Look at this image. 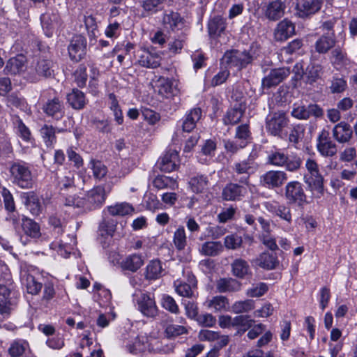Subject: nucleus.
Wrapping results in <instances>:
<instances>
[{
	"label": "nucleus",
	"mask_w": 357,
	"mask_h": 357,
	"mask_svg": "<svg viewBox=\"0 0 357 357\" xmlns=\"http://www.w3.org/2000/svg\"><path fill=\"white\" fill-rule=\"evenodd\" d=\"M158 92L163 97L169 98L177 95L178 89L175 79L160 77L158 79Z\"/></svg>",
	"instance_id": "cd10ccee"
},
{
	"label": "nucleus",
	"mask_w": 357,
	"mask_h": 357,
	"mask_svg": "<svg viewBox=\"0 0 357 357\" xmlns=\"http://www.w3.org/2000/svg\"><path fill=\"white\" fill-rule=\"evenodd\" d=\"M258 169V165L251 158L235 162L232 167L234 180L242 185H248L250 176Z\"/></svg>",
	"instance_id": "20e7f679"
},
{
	"label": "nucleus",
	"mask_w": 357,
	"mask_h": 357,
	"mask_svg": "<svg viewBox=\"0 0 357 357\" xmlns=\"http://www.w3.org/2000/svg\"><path fill=\"white\" fill-rule=\"evenodd\" d=\"M228 305V299L223 296H216L208 301V307L215 311H220L226 308Z\"/></svg>",
	"instance_id": "e2e57ef3"
},
{
	"label": "nucleus",
	"mask_w": 357,
	"mask_h": 357,
	"mask_svg": "<svg viewBox=\"0 0 357 357\" xmlns=\"http://www.w3.org/2000/svg\"><path fill=\"white\" fill-rule=\"evenodd\" d=\"M305 167L307 173L304 174L303 180L312 195L320 198L324 194V177L319 169V165L315 160L308 158L305 160Z\"/></svg>",
	"instance_id": "f257e3e1"
},
{
	"label": "nucleus",
	"mask_w": 357,
	"mask_h": 357,
	"mask_svg": "<svg viewBox=\"0 0 357 357\" xmlns=\"http://www.w3.org/2000/svg\"><path fill=\"white\" fill-rule=\"evenodd\" d=\"M231 308L236 314L248 312L255 308V302L249 299L236 301L232 305Z\"/></svg>",
	"instance_id": "5fc2aeb1"
},
{
	"label": "nucleus",
	"mask_w": 357,
	"mask_h": 357,
	"mask_svg": "<svg viewBox=\"0 0 357 357\" xmlns=\"http://www.w3.org/2000/svg\"><path fill=\"white\" fill-rule=\"evenodd\" d=\"M268 289L267 284L264 282H259L252 285L246 291V295L249 297H260L263 296Z\"/></svg>",
	"instance_id": "69168bd1"
},
{
	"label": "nucleus",
	"mask_w": 357,
	"mask_h": 357,
	"mask_svg": "<svg viewBox=\"0 0 357 357\" xmlns=\"http://www.w3.org/2000/svg\"><path fill=\"white\" fill-rule=\"evenodd\" d=\"M208 29L210 36L220 35L225 29V20L220 16H215L208 22Z\"/></svg>",
	"instance_id": "37998d69"
},
{
	"label": "nucleus",
	"mask_w": 357,
	"mask_h": 357,
	"mask_svg": "<svg viewBox=\"0 0 357 357\" xmlns=\"http://www.w3.org/2000/svg\"><path fill=\"white\" fill-rule=\"evenodd\" d=\"M202 110L200 108L192 109L185 116L183 122L182 128L184 132L192 131L196 126L197 122L201 119Z\"/></svg>",
	"instance_id": "c9c22d12"
},
{
	"label": "nucleus",
	"mask_w": 357,
	"mask_h": 357,
	"mask_svg": "<svg viewBox=\"0 0 357 357\" xmlns=\"http://www.w3.org/2000/svg\"><path fill=\"white\" fill-rule=\"evenodd\" d=\"M317 149L320 155L324 157H333L337 151V145L332 140L317 143Z\"/></svg>",
	"instance_id": "de8ad7c7"
},
{
	"label": "nucleus",
	"mask_w": 357,
	"mask_h": 357,
	"mask_svg": "<svg viewBox=\"0 0 357 357\" xmlns=\"http://www.w3.org/2000/svg\"><path fill=\"white\" fill-rule=\"evenodd\" d=\"M243 238L241 236L232 234L224 238V245L228 250H237L241 247Z\"/></svg>",
	"instance_id": "4d7b16f0"
},
{
	"label": "nucleus",
	"mask_w": 357,
	"mask_h": 357,
	"mask_svg": "<svg viewBox=\"0 0 357 357\" xmlns=\"http://www.w3.org/2000/svg\"><path fill=\"white\" fill-rule=\"evenodd\" d=\"M223 251V245L220 241H208L202 245L199 252L205 256L215 257Z\"/></svg>",
	"instance_id": "4c0bfd02"
},
{
	"label": "nucleus",
	"mask_w": 357,
	"mask_h": 357,
	"mask_svg": "<svg viewBox=\"0 0 357 357\" xmlns=\"http://www.w3.org/2000/svg\"><path fill=\"white\" fill-rule=\"evenodd\" d=\"M137 309L147 317H154L158 314V307L156 306L154 298L150 294L140 293L136 294L135 298Z\"/></svg>",
	"instance_id": "9d476101"
},
{
	"label": "nucleus",
	"mask_w": 357,
	"mask_h": 357,
	"mask_svg": "<svg viewBox=\"0 0 357 357\" xmlns=\"http://www.w3.org/2000/svg\"><path fill=\"white\" fill-rule=\"evenodd\" d=\"M287 179L284 172L271 170L261 176L260 183L264 188L273 189L280 187Z\"/></svg>",
	"instance_id": "f8f14e48"
},
{
	"label": "nucleus",
	"mask_w": 357,
	"mask_h": 357,
	"mask_svg": "<svg viewBox=\"0 0 357 357\" xmlns=\"http://www.w3.org/2000/svg\"><path fill=\"white\" fill-rule=\"evenodd\" d=\"M22 282L26 287L27 292L33 295L38 294L43 287L42 283L38 282L35 278L30 274L24 275L22 278Z\"/></svg>",
	"instance_id": "a19ab883"
},
{
	"label": "nucleus",
	"mask_w": 357,
	"mask_h": 357,
	"mask_svg": "<svg viewBox=\"0 0 357 357\" xmlns=\"http://www.w3.org/2000/svg\"><path fill=\"white\" fill-rule=\"evenodd\" d=\"M144 264L142 256L132 254L123 257L121 261V268L123 271L135 273Z\"/></svg>",
	"instance_id": "bb28decb"
},
{
	"label": "nucleus",
	"mask_w": 357,
	"mask_h": 357,
	"mask_svg": "<svg viewBox=\"0 0 357 357\" xmlns=\"http://www.w3.org/2000/svg\"><path fill=\"white\" fill-rule=\"evenodd\" d=\"M184 280H176L174 282L176 292L181 296L192 298L195 296V291L197 289V281L195 276L190 272H184Z\"/></svg>",
	"instance_id": "1a4fd4ad"
},
{
	"label": "nucleus",
	"mask_w": 357,
	"mask_h": 357,
	"mask_svg": "<svg viewBox=\"0 0 357 357\" xmlns=\"http://www.w3.org/2000/svg\"><path fill=\"white\" fill-rule=\"evenodd\" d=\"M29 348V343L24 340L13 341L9 347L8 352L12 357H20Z\"/></svg>",
	"instance_id": "09e8293b"
},
{
	"label": "nucleus",
	"mask_w": 357,
	"mask_h": 357,
	"mask_svg": "<svg viewBox=\"0 0 357 357\" xmlns=\"http://www.w3.org/2000/svg\"><path fill=\"white\" fill-rule=\"evenodd\" d=\"M146 338L143 336H137L132 344L126 345V349L130 354H138L146 350L145 341Z\"/></svg>",
	"instance_id": "603ef678"
},
{
	"label": "nucleus",
	"mask_w": 357,
	"mask_h": 357,
	"mask_svg": "<svg viewBox=\"0 0 357 357\" xmlns=\"http://www.w3.org/2000/svg\"><path fill=\"white\" fill-rule=\"evenodd\" d=\"M109 213L113 216L120 215L123 216L131 214L134 211L132 205L126 202L117 203L113 206L107 207Z\"/></svg>",
	"instance_id": "ea45409f"
},
{
	"label": "nucleus",
	"mask_w": 357,
	"mask_h": 357,
	"mask_svg": "<svg viewBox=\"0 0 357 357\" xmlns=\"http://www.w3.org/2000/svg\"><path fill=\"white\" fill-rule=\"evenodd\" d=\"M290 74L289 69L287 68H275L265 76L261 81L263 88L270 89L278 85Z\"/></svg>",
	"instance_id": "4468645a"
},
{
	"label": "nucleus",
	"mask_w": 357,
	"mask_h": 357,
	"mask_svg": "<svg viewBox=\"0 0 357 357\" xmlns=\"http://www.w3.org/2000/svg\"><path fill=\"white\" fill-rule=\"evenodd\" d=\"M6 104L8 107H15L24 112L29 111L25 99L17 96L16 93H11L8 96L6 99Z\"/></svg>",
	"instance_id": "58836bf2"
},
{
	"label": "nucleus",
	"mask_w": 357,
	"mask_h": 357,
	"mask_svg": "<svg viewBox=\"0 0 357 357\" xmlns=\"http://www.w3.org/2000/svg\"><path fill=\"white\" fill-rule=\"evenodd\" d=\"M10 295V289L0 282V314L2 315L8 316L13 310Z\"/></svg>",
	"instance_id": "473e14b6"
},
{
	"label": "nucleus",
	"mask_w": 357,
	"mask_h": 357,
	"mask_svg": "<svg viewBox=\"0 0 357 357\" xmlns=\"http://www.w3.org/2000/svg\"><path fill=\"white\" fill-rule=\"evenodd\" d=\"M14 130L17 135L24 142H29L31 139V132L29 128L24 123L23 121L17 115L11 117Z\"/></svg>",
	"instance_id": "f704fd0d"
},
{
	"label": "nucleus",
	"mask_w": 357,
	"mask_h": 357,
	"mask_svg": "<svg viewBox=\"0 0 357 357\" xmlns=\"http://www.w3.org/2000/svg\"><path fill=\"white\" fill-rule=\"evenodd\" d=\"M208 184V177L203 174H197L192 176L188 181L190 190L195 193L203 192L207 188Z\"/></svg>",
	"instance_id": "e433bc0d"
},
{
	"label": "nucleus",
	"mask_w": 357,
	"mask_h": 357,
	"mask_svg": "<svg viewBox=\"0 0 357 357\" xmlns=\"http://www.w3.org/2000/svg\"><path fill=\"white\" fill-rule=\"evenodd\" d=\"M331 62L336 67L346 65L347 58L346 54L340 48H335L331 52Z\"/></svg>",
	"instance_id": "680f3d73"
},
{
	"label": "nucleus",
	"mask_w": 357,
	"mask_h": 357,
	"mask_svg": "<svg viewBox=\"0 0 357 357\" xmlns=\"http://www.w3.org/2000/svg\"><path fill=\"white\" fill-rule=\"evenodd\" d=\"M111 190V187L98 185L87 192L84 199V208L87 210H94L100 207L105 202L107 194Z\"/></svg>",
	"instance_id": "39448f33"
},
{
	"label": "nucleus",
	"mask_w": 357,
	"mask_h": 357,
	"mask_svg": "<svg viewBox=\"0 0 357 357\" xmlns=\"http://www.w3.org/2000/svg\"><path fill=\"white\" fill-rule=\"evenodd\" d=\"M333 139L340 144H347L353 138V129L346 121H340L332 129Z\"/></svg>",
	"instance_id": "dca6fc26"
},
{
	"label": "nucleus",
	"mask_w": 357,
	"mask_h": 357,
	"mask_svg": "<svg viewBox=\"0 0 357 357\" xmlns=\"http://www.w3.org/2000/svg\"><path fill=\"white\" fill-rule=\"evenodd\" d=\"M65 130L54 127L50 124H44L40 129V135L47 148L52 149L56 143V133L63 132Z\"/></svg>",
	"instance_id": "4be33fe9"
},
{
	"label": "nucleus",
	"mask_w": 357,
	"mask_h": 357,
	"mask_svg": "<svg viewBox=\"0 0 357 357\" xmlns=\"http://www.w3.org/2000/svg\"><path fill=\"white\" fill-rule=\"evenodd\" d=\"M215 286L220 293H234L241 291L242 283L233 278H223L217 280Z\"/></svg>",
	"instance_id": "a878e982"
},
{
	"label": "nucleus",
	"mask_w": 357,
	"mask_h": 357,
	"mask_svg": "<svg viewBox=\"0 0 357 357\" xmlns=\"http://www.w3.org/2000/svg\"><path fill=\"white\" fill-rule=\"evenodd\" d=\"M26 59L23 54H18L8 60L4 68L6 75H16L23 73L26 69Z\"/></svg>",
	"instance_id": "412c9836"
},
{
	"label": "nucleus",
	"mask_w": 357,
	"mask_h": 357,
	"mask_svg": "<svg viewBox=\"0 0 357 357\" xmlns=\"http://www.w3.org/2000/svg\"><path fill=\"white\" fill-rule=\"evenodd\" d=\"M231 272L238 279H244L251 273L248 261L241 258H236L231 262Z\"/></svg>",
	"instance_id": "7c9ffc66"
},
{
	"label": "nucleus",
	"mask_w": 357,
	"mask_h": 357,
	"mask_svg": "<svg viewBox=\"0 0 357 357\" xmlns=\"http://www.w3.org/2000/svg\"><path fill=\"white\" fill-rule=\"evenodd\" d=\"M173 243L179 251L185 249L187 245V236L183 226H179L174 232Z\"/></svg>",
	"instance_id": "c03bdc74"
},
{
	"label": "nucleus",
	"mask_w": 357,
	"mask_h": 357,
	"mask_svg": "<svg viewBox=\"0 0 357 357\" xmlns=\"http://www.w3.org/2000/svg\"><path fill=\"white\" fill-rule=\"evenodd\" d=\"M160 56L147 50H141L138 52V63L141 66L148 68H156L160 65Z\"/></svg>",
	"instance_id": "393cba45"
},
{
	"label": "nucleus",
	"mask_w": 357,
	"mask_h": 357,
	"mask_svg": "<svg viewBox=\"0 0 357 357\" xmlns=\"http://www.w3.org/2000/svg\"><path fill=\"white\" fill-rule=\"evenodd\" d=\"M285 8V4L280 0H273L265 3L262 10L267 19L276 21L283 16Z\"/></svg>",
	"instance_id": "6ab92c4d"
},
{
	"label": "nucleus",
	"mask_w": 357,
	"mask_h": 357,
	"mask_svg": "<svg viewBox=\"0 0 357 357\" xmlns=\"http://www.w3.org/2000/svg\"><path fill=\"white\" fill-rule=\"evenodd\" d=\"M67 102L75 109H82L87 103L84 93L77 89H73L66 96Z\"/></svg>",
	"instance_id": "2f4dec72"
},
{
	"label": "nucleus",
	"mask_w": 357,
	"mask_h": 357,
	"mask_svg": "<svg viewBox=\"0 0 357 357\" xmlns=\"http://www.w3.org/2000/svg\"><path fill=\"white\" fill-rule=\"evenodd\" d=\"M25 204L33 215H38L40 214L41 206L38 198L33 193L27 195Z\"/></svg>",
	"instance_id": "052dcab7"
},
{
	"label": "nucleus",
	"mask_w": 357,
	"mask_h": 357,
	"mask_svg": "<svg viewBox=\"0 0 357 357\" xmlns=\"http://www.w3.org/2000/svg\"><path fill=\"white\" fill-rule=\"evenodd\" d=\"M89 168L92 170L93 177L98 180L104 178L107 173V167L98 160L91 159L89 164Z\"/></svg>",
	"instance_id": "a18cd8bd"
},
{
	"label": "nucleus",
	"mask_w": 357,
	"mask_h": 357,
	"mask_svg": "<svg viewBox=\"0 0 357 357\" xmlns=\"http://www.w3.org/2000/svg\"><path fill=\"white\" fill-rule=\"evenodd\" d=\"M161 305L163 308L168 310L171 313L178 314L179 308L176 303V301L169 295L164 294L162 296Z\"/></svg>",
	"instance_id": "bf43d9fd"
},
{
	"label": "nucleus",
	"mask_w": 357,
	"mask_h": 357,
	"mask_svg": "<svg viewBox=\"0 0 357 357\" xmlns=\"http://www.w3.org/2000/svg\"><path fill=\"white\" fill-rule=\"evenodd\" d=\"M284 191L285 198L289 204L303 206L307 203L303 185L299 181H294L287 183Z\"/></svg>",
	"instance_id": "0eeeda50"
},
{
	"label": "nucleus",
	"mask_w": 357,
	"mask_h": 357,
	"mask_svg": "<svg viewBox=\"0 0 357 357\" xmlns=\"http://www.w3.org/2000/svg\"><path fill=\"white\" fill-rule=\"evenodd\" d=\"M84 24L88 31L89 38L95 39L98 33L96 18L92 15L84 16Z\"/></svg>",
	"instance_id": "13d9d810"
},
{
	"label": "nucleus",
	"mask_w": 357,
	"mask_h": 357,
	"mask_svg": "<svg viewBox=\"0 0 357 357\" xmlns=\"http://www.w3.org/2000/svg\"><path fill=\"white\" fill-rule=\"evenodd\" d=\"M253 263L264 269L273 270L278 265L279 261L275 254L264 252L253 260Z\"/></svg>",
	"instance_id": "c756f323"
},
{
	"label": "nucleus",
	"mask_w": 357,
	"mask_h": 357,
	"mask_svg": "<svg viewBox=\"0 0 357 357\" xmlns=\"http://www.w3.org/2000/svg\"><path fill=\"white\" fill-rule=\"evenodd\" d=\"M288 122L284 112L279 111L271 113L266 118V130L273 136L280 137Z\"/></svg>",
	"instance_id": "6e6552de"
},
{
	"label": "nucleus",
	"mask_w": 357,
	"mask_h": 357,
	"mask_svg": "<svg viewBox=\"0 0 357 357\" xmlns=\"http://www.w3.org/2000/svg\"><path fill=\"white\" fill-rule=\"evenodd\" d=\"M335 44V34L331 33L322 35L315 43L314 47L319 54L328 52Z\"/></svg>",
	"instance_id": "72a5a7b5"
},
{
	"label": "nucleus",
	"mask_w": 357,
	"mask_h": 357,
	"mask_svg": "<svg viewBox=\"0 0 357 357\" xmlns=\"http://www.w3.org/2000/svg\"><path fill=\"white\" fill-rule=\"evenodd\" d=\"M53 62L49 59H39L33 62L28 72V79L36 82L43 77H50L54 73Z\"/></svg>",
	"instance_id": "423d86ee"
},
{
	"label": "nucleus",
	"mask_w": 357,
	"mask_h": 357,
	"mask_svg": "<svg viewBox=\"0 0 357 357\" xmlns=\"http://www.w3.org/2000/svg\"><path fill=\"white\" fill-rule=\"evenodd\" d=\"M153 185L158 189L170 188L175 190L178 188V183L173 178L165 176H158L153 181Z\"/></svg>",
	"instance_id": "79ce46f5"
},
{
	"label": "nucleus",
	"mask_w": 357,
	"mask_h": 357,
	"mask_svg": "<svg viewBox=\"0 0 357 357\" xmlns=\"http://www.w3.org/2000/svg\"><path fill=\"white\" fill-rule=\"evenodd\" d=\"M0 193L3 197L5 209L9 213L15 211V204L10 191L4 186L0 187Z\"/></svg>",
	"instance_id": "8fccbe9b"
},
{
	"label": "nucleus",
	"mask_w": 357,
	"mask_h": 357,
	"mask_svg": "<svg viewBox=\"0 0 357 357\" xmlns=\"http://www.w3.org/2000/svg\"><path fill=\"white\" fill-rule=\"evenodd\" d=\"M10 173L13 184L24 189L33 187V175L29 167L25 162L13 163L10 167Z\"/></svg>",
	"instance_id": "7ed1b4c3"
},
{
	"label": "nucleus",
	"mask_w": 357,
	"mask_h": 357,
	"mask_svg": "<svg viewBox=\"0 0 357 357\" xmlns=\"http://www.w3.org/2000/svg\"><path fill=\"white\" fill-rule=\"evenodd\" d=\"M165 0H144L142 2V6L144 11L149 14H153L158 12L160 6H161Z\"/></svg>",
	"instance_id": "338daca9"
},
{
	"label": "nucleus",
	"mask_w": 357,
	"mask_h": 357,
	"mask_svg": "<svg viewBox=\"0 0 357 357\" xmlns=\"http://www.w3.org/2000/svg\"><path fill=\"white\" fill-rule=\"evenodd\" d=\"M75 81L80 88L86 85L87 81L86 68L84 65H80L75 71Z\"/></svg>",
	"instance_id": "774afa93"
},
{
	"label": "nucleus",
	"mask_w": 357,
	"mask_h": 357,
	"mask_svg": "<svg viewBox=\"0 0 357 357\" xmlns=\"http://www.w3.org/2000/svg\"><path fill=\"white\" fill-rule=\"evenodd\" d=\"M162 271L161 261L152 260L146 266V277L150 280L157 279L161 276Z\"/></svg>",
	"instance_id": "49530a36"
},
{
	"label": "nucleus",
	"mask_w": 357,
	"mask_h": 357,
	"mask_svg": "<svg viewBox=\"0 0 357 357\" xmlns=\"http://www.w3.org/2000/svg\"><path fill=\"white\" fill-rule=\"evenodd\" d=\"M287 160V155L283 151L276 150L271 151L268 155V162L272 165L282 167L284 166Z\"/></svg>",
	"instance_id": "864d4df0"
},
{
	"label": "nucleus",
	"mask_w": 357,
	"mask_h": 357,
	"mask_svg": "<svg viewBox=\"0 0 357 357\" xmlns=\"http://www.w3.org/2000/svg\"><path fill=\"white\" fill-rule=\"evenodd\" d=\"M264 207L269 213L291 224L292 215L290 207L285 204H280L276 201L266 202Z\"/></svg>",
	"instance_id": "f3484780"
},
{
	"label": "nucleus",
	"mask_w": 357,
	"mask_h": 357,
	"mask_svg": "<svg viewBox=\"0 0 357 357\" xmlns=\"http://www.w3.org/2000/svg\"><path fill=\"white\" fill-rule=\"evenodd\" d=\"M161 24L164 29L175 31L183 27L184 20L178 12L166 10L162 13Z\"/></svg>",
	"instance_id": "2eb2a0df"
},
{
	"label": "nucleus",
	"mask_w": 357,
	"mask_h": 357,
	"mask_svg": "<svg viewBox=\"0 0 357 357\" xmlns=\"http://www.w3.org/2000/svg\"><path fill=\"white\" fill-rule=\"evenodd\" d=\"M247 192L245 187L237 183H228L222 190V197L226 201L240 200Z\"/></svg>",
	"instance_id": "b1692460"
},
{
	"label": "nucleus",
	"mask_w": 357,
	"mask_h": 357,
	"mask_svg": "<svg viewBox=\"0 0 357 357\" xmlns=\"http://www.w3.org/2000/svg\"><path fill=\"white\" fill-rule=\"evenodd\" d=\"M322 3V0H296V13L301 18L310 17L321 9Z\"/></svg>",
	"instance_id": "ddd939ff"
},
{
	"label": "nucleus",
	"mask_w": 357,
	"mask_h": 357,
	"mask_svg": "<svg viewBox=\"0 0 357 357\" xmlns=\"http://www.w3.org/2000/svg\"><path fill=\"white\" fill-rule=\"evenodd\" d=\"M116 229V222L112 218H104L99 225V231L102 236H112Z\"/></svg>",
	"instance_id": "6e6d98bb"
},
{
	"label": "nucleus",
	"mask_w": 357,
	"mask_h": 357,
	"mask_svg": "<svg viewBox=\"0 0 357 357\" xmlns=\"http://www.w3.org/2000/svg\"><path fill=\"white\" fill-rule=\"evenodd\" d=\"M42 109L47 116L56 120L62 119L65 114L63 103L58 97L49 99Z\"/></svg>",
	"instance_id": "a211bd4d"
},
{
	"label": "nucleus",
	"mask_w": 357,
	"mask_h": 357,
	"mask_svg": "<svg viewBox=\"0 0 357 357\" xmlns=\"http://www.w3.org/2000/svg\"><path fill=\"white\" fill-rule=\"evenodd\" d=\"M21 228L23 234L31 238L37 239L41 236L39 224L29 218L22 217Z\"/></svg>",
	"instance_id": "c85d7f7f"
},
{
	"label": "nucleus",
	"mask_w": 357,
	"mask_h": 357,
	"mask_svg": "<svg viewBox=\"0 0 357 357\" xmlns=\"http://www.w3.org/2000/svg\"><path fill=\"white\" fill-rule=\"evenodd\" d=\"M322 74V67L319 64L312 65L307 68L306 73L307 82L312 84L319 79Z\"/></svg>",
	"instance_id": "0e129e2a"
},
{
	"label": "nucleus",
	"mask_w": 357,
	"mask_h": 357,
	"mask_svg": "<svg viewBox=\"0 0 357 357\" xmlns=\"http://www.w3.org/2000/svg\"><path fill=\"white\" fill-rule=\"evenodd\" d=\"M257 49V45L252 44L248 51H240L237 50L227 51L225 53L222 59L225 63L241 69L257 58L258 56Z\"/></svg>",
	"instance_id": "f03ea898"
},
{
	"label": "nucleus",
	"mask_w": 357,
	"mask_h": 357,
	"mask_svg": "<svg viewBox=\"0 0 357 357\" xmlns=\"http://www.w3.org/2000/svg\"><path fill=\"white\" fill-rule=\"evenodd\" d=\"M68 51L70 59L78 62L81 61L86 52V39L82 35L74 36L70 41Z\"/></svg>",
	"instance_id": "9b49d317"
},
{
	"label": "nucleus",
	"mask_w": 357,
	"mask_h": 357,
	"mask_svg": "<svg viewBox=\"0 0 357 357\" xmlns=\"http://www.w3.org/2000/svg\"><path fill=\"white\" fill-rule=\"evenodd\" d=\"M178 162V152L175 150H169L158 160L157 166L162 172H171L176 169Z\"/></svg>",
	"instance_id": "aec40b11"
},
{
	"label": "nucleus",
	"mask_w": 357,
	"mask_h": 357,
	"mask_svg": "<svg viewBox=\"0 0 357 357\" xmlns=\"http://www.w3.org/2000/svg\"><path fill=\"white\" fill-rule=\"evenodd\" d=\"M295 33V26L289 20L284 19L280 22L274 31V38L277 41H284L292 36Z\"/></svg>",
	"instance_id": "5701e85b"
},
{
	"label": "nucleus",
	"mask_w": 357,
	"mask_h": 357,
	"mask_svg": "<svg viewBox=\"0 0 357 357\" xmlns=\"http://www.w3.org/2000/svg\"><path fill=\"white\" fill-rule=\"evenodd\" d=\"M243 112L241 108H233L227 111L223 118L225 125H234L238 123L242 118Z\"/></svg>",
	"instance_id": "3c124183"
}]
</instances>
